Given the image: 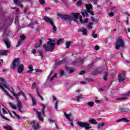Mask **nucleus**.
<instances>
[{
    "mask_svg": "<svg viewBox=\"0 0 130 130\" xmlns=\"http://www.w3.org/2000/svg\"><path fill=\"white\" fill-rule=\"evenodd\" d=\"M70 15H62L61 14H59L58 16L60 17L62 20H64L65 21L68 20L69 24H72V21H74L77 24H79V16H80V13H72Z\"/></svg>",
    "mask_w": 130,
    "mask_h": 130,
    "instance_id": "nucleus-1",
    "label": "nucleus"
},
{
    "mask_svg": "<svg viewBox=\"0 0 130 130\" xmlns=\"http://www.w3.org/2000/svg\"><path fill=\"white\" fill-rule=\"evenodd\" d=\"M48 40L47 44L44 45L45 51H53L55 48V46L56 45V43H55V41L51 39H49Z\"/></svg>",
    "mask_w": 130,
    "mask_h": 130,
    "instance_id": "nucleus-2",
    "label": "nucleus"
},
{
    "mask_svg": "<svg viewBox=\"0 0 130 130\" xmlns=\"http://www.w3.org/2000/svg\"><path fill=\"white\" fill-rule=\"evenodd\" d=\"M44 20L46 22V23H48V24H50L51 26H53V30L54 32H56V30H57V27L54 25V22L52 20H51V18L47 17V16H44Z\"/></svg>",
    "mask_w": 130,
    "mask_h": 130,
    "instance_id": "nucleus-3",
    "label": "nucleus"
},
{
    "mask_svg": "<svg viewBox=\"0 0 130 130\" xmlns=\"http://www.w3.org/2000/svg\"><path fill=\"white\" fill-rule=\"evenodd\" d=\"M12 94H13V96H14V97H15V98L16 99V101L18 103L17 106L18 107L19 111L20 112H21V113H23V112H24V111H22V109L23 108V105H22V102L20 100V99H19V97H18V95H17V94H15L14 91H12Z\"/></svg>",
    "mask_w": 130,
    "mask_h": 130,
    "instance_id": "nucleus-4",
    "label": "nucleus"
},
{
    "mask_svg": "<svg viewBox=\"0 0 130 130\" xmlns=\"http://www.w3.org/2000/svg\"><path fill=\"white\" fill-rule=\"evenodd\" d=\"M12 94H13V96H14V97H15V98L16 99V101L18 103L17 106L18 107L19 111L20 112H21V113H23V112H24V111H22V109L23 108V105H22V102L20 100V99H19V97H18V95H17V94H15L14 91H12Z\"/></svg>",
    "mask_w": 130,
    "mask_h": 130,
    "instance_id": "nucleus-5",
    "label": "nucleus"
},
{
    "mask_svg": "<svg viewBox=\"0 0 130 130\" xmlns=\"http://www.w3.org/2000/svg\"><path fill=\"white\" fill-rule=\"evenodd\" d=\"M124 46V41L122 39H117L116 41L115 48L117 50H119L120 47H123Z\"/></svg>",
    "mask_w": 130,
    "mask_h": 130,
    "instance_id": "nucleus-6",
    "label": "nucleus"
},
{
    "mask_svg": "<svg viewBox=\"0 0 130 130\" xmlns=\"http://www.w3.org/2000/svg\"><path fill=\"white\" fill-rule=\"evenodd\" d=\"M77 124L79 125V126H80V127L85 128V129H90V128H92V127L91 126V124L90 123H88L86 122H83L81 121H78Z\"/></svg>",
    "mask_w": 130,
    "mask_h": 130,
    "instance_id": "nucleus-7",
    "label": "nucleus"
},
{
    "mask_svg": "<svg viewBox=\"0 0 130 130\" xmlns=\"http://www.w3.org/2000/svg\"><path fill=\"white\" fill-rule=\"evenodd\" d=\"M20 64V59L19 58H15L12 63V68L13 70H15L16 69V67H17V64Z\"/></svg>",
    "mask_w": 130,
    "mask_h": 130,
    "instance_id": "nucleus-8",
    "label": "nucleus"
},
{
    "mask_svg": "<svg viewBox=\"0 0 130 130\" xmlns=\"http://www.w3.org/2000/svg\"><path fill=\"white\" fill-rule=\"evenodd\" d=\"M85 7L87 13H89V14H90L92 16H94V13L90 10L93 9V6L91 5L85 4Z\"/></svg>",
    "mask_w": 130,
    "mask_h": 130,
    "instance_id": "nucleus-9",
    "label": "nucleus"
},
{
    "mask_svg": "<svg viewBox=\"0 0 130 130\" xmlns=\"http://www.w3.org/2000/svg\"><path fill=\"white\" fill-rule=\"evenodd\" d=\"M14 4H15L18 7H19L20 8H24V6H23V4H22V3L21 1L19 0H13Z\"/></svg>",
    "mask_w": 130,
    "mask_h": 130,
    "instance_id": "nucleus-10",
    "label": "nucleus"
},
{
    "mask_svg": "<svg viewBox=\"0 0 130 130\" xmlns=\"http://www.w3.org/2000/svg\"><path fill=\"white\" fill-rule=\"evenodd\" d=\"M32 127L34 128V129L35 130H38L40 129V125L39 124H35V121L33 120L32 121Z\"/></svg>",
    "mask_w": 130,
    "mask_h": 130,
    "instance_id": "nucleus-11",
    "label": "nucleus"
},
{
    "mask_svg": "<svg viewBox=\"0 0 130 130\" xmlns=\"http://www.w3.org/2000/svg\"><path fill=\"white\" fill-rule=\"evenodd\" d=\"M23 71H24V64H21L19 65L18 67V74H22Z\"/></svg>",
    "mask_w": 130,
    "mask_h": 130,
    "instance_id": "nucleus-12",
    "label": "nucleus"
},
{
    "mask_svg": "<svg viewBox=\"0 0 130 130\" xmlns=\"http://www.w3.org/2000/svg\"><path fill=\"white\" fill-rule=\"evenodd\" d=\"M78 32H82L83 35L86 36L88 34V30L86 28H82L78 30Z\"/></svg>",
    "mask_w": 130,
    "mask_h": 130,
    "instance_id": "nucleus-13",
    "label": "nucleus"
},
{
    "mask_svg": "<svg viewBox=\"0 0 130 130\" xmlns=\"http://www.w3.org/2000/svg\"><path fill=\"white\" fill-rule=\"evenodd\" d=\"M120 121H123V122H129V120L126 118H122L116 121V122H120Z\"/></svg>",
    "mask_w": 130,
    "mask_h": 130,
    "instance_id": "nucleus-14",
    "label": "nucleus"
},
{
    "mask_svg": "<svg viewBox=\"0 0 130 130\" xmlns=\"http://www.w3.org/2000/svg\"><path fill=\"white\" fill-rule=\"evenodd\" d=\"M4 42L6 44L7 48H10L11 47V44L9 43V40L8 39H4Z\"/></svg>",
    "mask_w": 130,
    "mask_h": 130,
    "instance_id": "nucleus-15",
    "label": "nucleus"
},
{
    "mask_svg": "<svg viewBox=\"0 0 130 130\" xmlns=\"http://www.w3.org/2000/svg\"><path fill=\"white\" fill-rule=\"evenodd\" d=\"M1 89L4 91V92L5 93V94L7 95V96H9V97H10V98H12L13 97L11 96L10 95V93H9V92L8 91H7V90H6V89H5V87H4V86H1Z\"/></svg>",
    "mask_w": 130,
    "mask_h": 130,
    "instance_id": "nucleus-16",
    "label": "nucleus"
},
{
    "mask_svg": "<svg viewBox=\"0 0 130 130\" xmlns=\"http://www.w3.org/2000/svg\"><path fill=\"white\" fill-rule=\"evenodd\" d=\"M64 115L65 116V117L67 118V119H68V120H69V121H70L71 122H73V121H74L73 120L71 119V115H69L68 114H67V113L64 112Z\"/></svg>",
    "mask_w": 130,
    "mask_h": 130,
    "instance_id": "nucleus-17",
    "label": "nucleus"
},
{
    "mask_svg": "<svg viewBox=\"0 0 130 130\" xmlns=\"http://www.w3.org/2000/svg\"><path fill=\"white\" fill-rule=\"evenodd\" d=\"M41 105L43 106L42 108V113L43 114L44 116H45V107H46V106L43 104H41Z\"/></svg>",
    "mask_w": 130,
    "mask_h": 130,
    "instance_id": "nucleus-18",
    "label": "nucleus"
},
{
    "mask_svg": "<svg viewBox=\"0 0 130 130\" xmlns=\"http://www.w3.org/2000/svg\"><path fill=\"white\" fill-rule=\"evenodd\" d=\"M38 118L40 121H42L43 122L44 121V119L42 118V116H41V113H38Z\"/></svg>",
    "mask_w": 130,
    "mask_h": 130,
    "instance_id": "nucleus-19",
    "label": "nucleus"
},
{
    "mask_svg": "<svg viewBox=\"0 0 130 130\" xmlns=\"http://www.w3.org/2000/svg\"><path fill=\"white\" fill-rule=\"evenodd\" d=\"M121 112H127V111H129V109L127 108H121L119 109Z\"/></svg>",
    "mask_w": 130,
    "mask_h": 130,
    "instance_id": "nucleus-20",
    "label": "nucleus"
},
{
    "mask_svg": "<svg viewBox=\"0 0 130 130\" xmlns=\"http://www.w3.org/2000/svg\"><path fill=\"white\" fill-rule=\"evenodd\" d=\"M8 53H9V51L4 50L0 52V55H8Z\"/></svg>",
    "mask_w": 130,
    "mask_h": 130,
    "instance_id": "nucleus-21",
    "label": "nucleus"
},
{
    "mask_svg": "<svg viewBox=\"0 0 130 130\" xmlns=\"http://www.w3.org/2000/svg\"><path fill=\"white\" fill-rule=\"evenodd\" d=\"M89 123H91V124H97V121L94 119L89 120Z\"/></svg>",
    "mask_w": 130,
    "mask_h": 130,
    "instance_id": "nucleus-22",
    "label": "nucleus"
},
{
    "mask_svg": "<svg viewBox=\"0 0 130 130\" xmlns=\"http://www.w3.org/2000/svg\"><path fill=\"white\" fill-rule=\"evenodd\" d=\"M118 81L119 83H121V82H124V78H122V77H121V75H119L118 76Z\"/></svg>",
    "mask_w": 130,
    "mask_h": 130,
    "instance_id": "nucleus-23",
    "label": "nucleus"
},
{
    "mask_svg": "<svg viewBox=\"0 0 130 130\" xmlns=\"http://www.w3.org/2000/svg\"><path fill=\"white\" fill-rule=\"evenodd\" d=\"M16 95H17V97L18 96H20V95H22L23 97H24V98H26V95H25V93H24L22 90H20L19 92Z\"/></svg>",
    "mask_w": 130,
    "mask_h": 130,
    "instance_id": "nucleus-24",
    "label": "nucleus"
},
{
    "mask_svg": "<svg viewBox=\"0 0 130 130\" xmlns=\"http://www.w3.org/2000/svg\"><path fill=\"white\" fill-rule=\"evenodd\" d=\"M105 125V123L104 122L98 124V128L99 129H100L102 127H104V126Z\"/></svg>",
    "mask_w": 130,
    "mask_h": 130,
    "instance_id": "nucleus-25",
    "label": "nucleus"
},
{
    "mask_svg": "<svg viewBox=\"0 0 130 130\" xmlns=\"http://www.w3.org/2000/svg\"><path fill=\"white\" fill-rule=\"evenodd\" d=\"M31 98L32 101V105H36V104H37V101H36V99H35L33 96H31Z\"/></svg>",
    "mask_w": 130,
    "mask_h": 130,
    "instance_id": "nucleus-26",
    "label": "nucleus"
},
{
    "mask_svg": "<svg viewBox=\"0 0 130 130\" xmlns=\"http://www.w3.org/2000/svg\"><path fill=\"white\" fill-rule=\"evenodd\" d=\"M38 52H39V55L41 56V58L43 59V51L40 50V51H39Z\"/></svg>",
    "mask_w": 130,
    "mask_h": 130,
    "instance_id": "nucleus-27",
    "label": "nucleus"
},
{
    "mask_svg": "<svg viewBox=\"0 0 130 130\" xmlns=\"http://www.w3.org/2000/svg\"><path fill=\"white\" fill-rule=\"evenodd\" d=\"M0 115L1 117L3 118V119H5V120H8V121H10V119L7 118V117H5L4 115H3V114L2 113V112L0 111Z\"/></svg>",
    "mask_w": 130,
    "mask_h": 130,
    "instance_id": "nucleus-28",
    "label": "nucleus"
},
{
    "mask_svg": "<svg viewBox=\"0 0 130 130\" xmlns=\"http://www.w3.org/2000/svg\"><path fill=\"white\" fill-rule=\"evenodd\" d=\"M58 101H56L55 103L54 108L57 111H58Z\"/></svg>",
    "mask_w": 130,
    "mask_h": 130,
    "instance_id": "nucleus-29",
    "label": "nucleus"
},
{
    "mask_svg": "<svg viewBox=\"0 0 130 130\" xmlns=\"http://www.w3.org/2000/svg\"><path fill=\"white\" fill-rule=\"evenodd\" d=\"M107 77H108V73L105 72V75L103 77V79L104 80V81H107Z\"/></svg>",
    "mask_w": 130,
    "mask_h": 130,
    "instance_id": "nucleus-30",
    "label": "nucleus"
},
{
    "mask_svg": "<svg viewBox=\"0 0 130 130\" xmlns=\"http://www.w3.org/2000/svg\"><path fill=\"white\" fill-rule=\"evenodd\" d=\"M95 30L92 31V36L94 39H96V38H97V37H98V35L95 34Z\"/></svg>",
    "mask_w": 130,
    "mask_h": 130,
    "instance_id": "nucleus-31",
    "label": "nucleus"
},
{
    "mask_svg": "<svg viewBox=\"0 0 130 130\" xmlns=\"http://www.w3.org/2000/svg\"><path fill=\"white\" fill-rule=\"evenodd\" d=\"M99 74H100V72L98 71H95L92 73L93 76H97V75H99Z\"/></svg>",
    "mask_w": 130,
    "mask_h": 130,
    "instance_id": "nucleus-32",
    "label": "nucleus"
},
{
    "mask_svg": "<svg viewBox=\"0 0 130 130\" xmlns=\"http://www.w3.org/2000/svg\"><path fill=\"white\" fill-rule=\"evenodd\" d=\"M10 105L11 107H12V108H13V109H14V110L17 109V107H16V105H15V104H14L12 103H10Z\"/></svg>",
    "mask_w": 130,
    "mask_h": 130,
    "instance_id": "nucleus-33",
    "label": "nucleus"
},
{
    "mask_svg": "<svg viewBox=\"0 0 130 130\" xmlns=\"http://www.w3.org/2000/svg\"><path fill=\"white\" fill-rule=\"evenodd\" d=\"M87 105L89 107H93L94 106V102H89Z\"/></svg>",
    "mask_w": 130,
    "mask_h": 130,
    "instance_id": "nucleus-34",
    "label": "nucleus"
},
{
    "mask_svg": "<svg viewBox=\"0 0 130 130\" xmlns=\"http://www.w3.org/2000/svg\"><path fill=\"white\" fill-rule=\"evenodd\" d=\"M61 63H62V61L58 60L56 61L55 64L56 66H60Z\"/></svg>",
    "mask_w": 130,
    "mask_h": 130,
    "instance_id": "nucleus-35",
    "label": "nucleus"
},
{
    "mask_svg": "<svg viewBox=\"0 0 130 130\" xmlns=\"http://www.w3.org/2000/svg\"><path fill=\"white\" fill-rule=\"evenodd\" d=\"M117 10V7H112L111 9V12H115Z\"/></svg>",
    "mask_w": 130,
    "mask_h": 130,
    "instance_id": "nucleus-36",
    "label": "nucleus"
},
{
    "mask_svg": "<svg viewBox=\"0 0 130 130\" xmlns=\"http://www.w3.org/2000/svg\"><path fill=\"white\" fill-rule=\"evenodd\" d=\"M82 0L79 1L77 2L76 6H77L78 7H81V6H82Z\"/></svg>",
    "mask_w": 130,
    "mask_h": 130,
    "instance_id": "nucleus-37",
    "label": "nucleus"
},
{
    "mask_svg": "<svg viewBox=\"0 0 130 130\" xmlns=\"http://www.w3.org/2000/svg\"><path fill=\"white\" fill-rule=\"evenodd\" d=\"M26 39V36L25 35H21L20 36V40H22V41Z\"/></svg>",
    "mask_w": 130,
    "mask_h": 130,
    "instance_id": "nucleus-38",
    "label": "nucleus"
},
{
    "mask_svg": "<svg viewBox=\"0 0 130 130\" xmlns=\"http://www.w3.org/2000/svg\"><path fill=\"white\" fill-rule=\"evenodd\" d=\"M71 43H72V42L69 41L66 42V46L67 48H69L70 47V45H71Z\"/></svg>",
    "mask_w": 130,
    "mask_h": 130,
    "instance_id": "nucleus-39",
    "label": "nucleus"
},
{
    "mask_svg": "<svg viewBox=\"0 0 130 130\" xmlns=\"http://www.w3.org/2000/svg\"><path fill=\"white\" fill-rule=\"evenodd\" d=\"M22 43H23V41H22L21 40L18 41V44L17 45V47H19L20 45H22Z\"/></svg>",
    "mask_w": 130,
    "mask_h": 130,
    "instance_id": "nucleus-40",
    "label": "nucleus"
},
{
    "mask_svg": "<svg viewBox=\"0 0 130 130\" xmlns=\"http://www.w3.org/2000/svg\"><path fill=\"white\" fill-rule=\"evenodd\" d=\"M87 23H88V18H86L84 20H82V21L81 22V24H87Z\"/></svg>",
    "mask_w": 130,
    "mask_h": 130,
    "instance_id": "nucleus-41",
    "label": "nucleus"
},
{
    "mask_svg": "<svg viewBox=\"0 0 130 130\" xmlns=\"http://www.w3.org/2000/svg\"><path fill=\"white\" fill-rule=\"evenodd\" d=\"M56 77H57V74L55 73L54 75L51 78L50 81H51V82L53 81V79H54V78H56Z\"/></svg>",
    "mask_w": 130,
    "mask_h": 130,
    "instance_id": "nucleus-42",
    "label": "nucleus"
},
{
    "mask_svg": "<svg viewBox=\"0 0 130 130\" xmlns=\"http://www.w3.org/2000/svg\"><path fill=\"white\" fill-rule=\"evenodd\" d=\"M87 28H93V23L89 22L87 26Z\"/></svg>",
    "mask_w": 130,
    "mask_h": 130,
    "instance_id": "nucleus-43",
    "label": "nucleus"
},
{
    "mask_svg": "<svg viewBox=\"0 0 130 130\" xmlns=\"http://www.w3.org/2000/svg\"><path fill=\"white\" fill-rule=\"evenodd\" d=\"M62 40V39H59V40H58L56 42L57 45H59V44H60V42H61Z\"/></svg>",
    "mask_w": 130,
    "mask_h": 130,
    "instance_id": "nucleus-44",
    "label": "nucleus"
},
{
    "mask_svg": "<svg viewBox=\"0 0 130 130\" xmlns=\"http://www.w3.org/2000/svg\"><path fill=\"white\" fill-rule=\"evenodd\" d=\"M76 98H77V101H80V99H82L83 96L82 95H79V96H77Z\"/></svg>",
    "mask_w": 130,
    "mask_h": 130,
    "instance_id": "nucleus-45",
    "label": "nucleus"
},
{
    "mask_svg": "<svg viewBox=\"0 0 130 130\" xmlns=\"http://www.w3.org/2000/svg\"><path fill=\"white\" fill-rule=\"evenodd\" d=\"M33 111L37 113V115H38V113H41V112H39L38 110L35 108H33Z\"/></svg>",
    "mask_w": 130,
    "mask_h": 130,
    "instance_id": "nucleus-46",
    "label": "nucleus"
},
{
    "mask_svg": "<svg viewBox=\"0 0 130 130\" xmlns=\"http://www.w3.org/2000/svg\"><path fill=\"white\" fill-rule=\"evenodd\" d=\"M87 82H94V79L91 78H88L86 79Z\"/></svg>",
    "mask_w": 130,
    "mask_h": 130,
    "instance_id": "nucleus-47",
    "label": "nucleus"
},
{
    "mask_svg": "<svg viewBox=\"0 0 130 130\" xmlns=\"http://www.w3.org/2000/svg\"><path fill=\"white\" fill-rule=\"evenodd\" d=\"M28 69H29L30 70L34 71V69H33V66H32V65H29L28 66Z\"/></svg>",
    "mask_w": 130,
    "mask_h": 130,
    "instance_id": "nucleus-48",
    "label": "nucleus"
},
{
    "mask_svg": "<svg viewBox=\"0 0 130 130\" xmlns=\"http://www.w3.org/2000/svg\"><path fill=\"white\" fill-rule=\"evenodd\" d=\"M86 73V71H81L80 73H79V75L80 76H82V75H85V74Z\"/></svg>",
    "mask_w": 130,
    "mask_h": 130,
    "instance_id": "nucleus-49",
    "label": "nucleus"
},
{
    "mask_svg": "<svg viewBox=\"0 0 130 130\" xmlns=\"http://www.w3.org/2000/svg\"><path fill=\"white\" fill-rule=\"evenodd\" d=\"M60 76L61 77H63V76H64V71H61L60 72Z\"/></svg>",
    "mask_w": 130,
    "mask_h": 130,
    "instance_id": "nucleus-50",
    "label": "nucleus"
},
{
    "mask_svg": "<svg viewBox=\"0 0 130 130\" xmlns=\"http://www.w3.org/2000/svg\"><path fill=\"white\" fill-rule=\"evenodd\" d=\"M39 2L41 5H44V4H45V1L44 0H40Z\"/></svg>",
    "mask_w": 130,
    "mask_h": 130,
    "instance_id": "nucleus-51",
    "label": "nucleus"
},
{
    "mask_svg": "<svg viewBox=\"0 0 130 130\" xmlns=\"http://www.w3.org/2000/svg\"><path fill=\"white\" fill-rule=\"evenodd\" d=\"M0 81L1 82H2V83H4V84H6V80H5L4 78L0 77Z\"/></svg>",
    "mask_w": 130,
    "mask_h": 130,
    "instance_id": "nucleus-52",
    "label": "nucleus"
},
{
    "mask_svg": "<svg viewBox=\"0 0 130 130\" xmlns=\"http://www.w3.org/2000/svg\"><path fill=\"white\" fill-rule=\"evenodd\" d=\"M91 19L92 21H93V22H98V20L97 19H96V18L95 19L93 17H91Z\"/></svg>",
    "mask_w": 130,
    "mask_h": 130,
    "instance_id": "nucleus-53",
    "label": "nucleus"
},
{
    "mask_svg": "<svg viewBox=\"0 0 130 130\" xmlns=\"http://www.w3.org/2000/svg\"><path fill=\"white\" fill-rule=\"evenodd\" d=\"M75 72V70L73 68H71L70 70V74H73V73Z\"/></svg>",
    "mask_w": 130,
    "mask_h": 130,
    "instance_id": "nucleus-54",
    "label": "nucleus"
},
{
    "mask_svg": "<svg viewBox=\"0 0 130 130\" xmlns=\"http://www.w3.org/2000/svg\"><path fill=\"white\" fill-rule=\"evenodd\" d=\"M125 99H126V98L123 97V98H120L117 99V100L120 101V100H124Z\"/></svg>",
    "mask_w": 130,
    "mask_h": 130,
    "instance_id": "nucleus-55",
    "label": "nucleus"
},
{
    "mask_svg": "<svg viewBox=\"0 0 130 130\" xmlns=\"http://www.w3.org/2000/svg\"><path fill=\"white\" fill-rule=\"evenodd\" d=\"M77 62H81V63H83V60L81 59H78V60H76Z\"/></svg>",
    "mask_w": 130,
    "mask_h": 130,
    "instance_id": "nucleus-56",
    "label": "nucleus"
},
{
    "mask_svg": "<svg viewBox=\"0 0 130 130\" xmlns=\"http://www.w3.org/2000/svg\"><path fill=\"white\" fill-rule=\"evenodd\" d=\"M3 86H4L5 88H6V89H8V90H10V89H9V86H8L7 84H3Z\"/></svg>",
    "mask_w": 130,
    "mask_h": 130,
    "instance_id": "nucleus-57",
    "label": "nucleus"
},
{
    "mask_svg": "<svg viewBox=\"0 0 130 130\" xmlns=\"http://www.w3.org/2000/svg\"><path fill=\"white\" fill-rule=\"evenodd\" d=\"M3 112L4 114H8V112H7L6 109H5L4 108L3 109Z\"/></svg>",
    "mask_w": 130,
    "mask_h": 130,
    "instance_id": "nucleus-58",
    "label": "nucleus"
},
{
    "mask_svg": "<svg viewBox=\"0 0 130 130\" xmlns=\"http://www.w3.org/2000/svg\"><path fill=\"white\" fill-rule=\"evenodd\" d=\"M109 17H113L114 16V13H113V12H110L109 14Z\"/></svg>",
    "mask_w": 130,
    "mask_h": 130,
    "instance_id": "nucleus-59",
    "label": "nucleus"
},
{
    "mask_svg": "<svg viewBox=\"0 0 130 130\" xmlns=\"http://www.w3.org/2000/svg\"><path fill=\"white\" fill-rule=\"evenodd\" d=\"M36 93L37 95H40V93L39 92V88H36Z\"/></svg>",
    "mask_w": 130,
    "mask_h": 130,
    "instance_id": "nucleus-60",
    "label": "nucleus"
},
{
    "mask_svg": "<svg viewBox=\"0 0 130 130\" xmlns=\"http://www.w3.org/2000/svg\"><path fill=\"white\" fill-rule=\"evenodd\" d=\"M100 49V47L99 46H95V50H99Z\"/></svg>",
    "mask_w": 130,
    "mask_h": 130,
    "instance_id": "nucleus-61",
    "label": "nucleus"
},
{
    "mask_svg": "<svg viewBox=\"0 0 130 130\" xmlns=\"http://www.w3.org/2000/svg\"><path fill=\"white\" fill-rule=\"evenodd\" d=\"M40 46H41L40 44H39V45H38V44H36L35 48H39V47H40Z\"/></svg>",
    "mask_w": 130,
    "mask_h": 130,
    "instance_id": "nucleus-62",
    "label": "nucleus"
},
{
    "mask_svg": "<svg viewBox=\"0 0 130 130\" xmlns=\"http://www.w3.org/2000/svg\"><path fill=\"white\" fill-rule=\"evenodd\" d=\"M79 20H80V23H82V22L83 21V17L81 16H80L79 17Z\"/></svg>",
    "mask_w": 130,
    "mask_h": 130,
    "instance_id": "nucleus-63",
    "label": "nucleus"
},
{
    "mask_svg": "<svg viewBox=\"0 0 130 130\" xmlns=\"http://www.w3.org/2000/svg\"><path fill=\"white\" fill-rule=\"evenodd\" d=\"M36 86H37V84H36V83H32V87H33V88H35V87H36Z\"/></svg>",
    "mask_w": 130,
    "mask_h": 130,
    "instance_id": "nucleus-64",
    "label": "nucleus"
}]
</instances>
